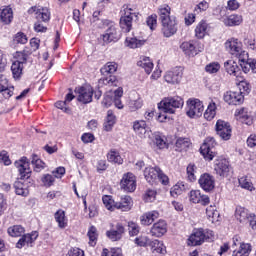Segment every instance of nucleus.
<instances>
[{"instance_id":"nucleus-1","label":"nucleus","mask_w":256,"mask_h":256,"mask_svg":"<svg viewBox=\"0 0 256 256\" xmlns=\"http://www.w3.org/2000/svg\"><path fill=\"white\" fill-rule=\"evenodd\" d=\"M16 169L19 172L20 179L14 182V189L16 195L27 197L29 195V179L31 177V167H29V160L27 157H22L20 160L14 163Z\"/></svg>"},{"instance_id":"nucleus-2","label":"nucleus","mask_w":256,"mask_h":256,"mask_svg":"<svg viewBox=\"0 0 256 256\" xmlns=\"http://www.w3.org/2000/svg\"><path fill=\"white\" fill-rule=\"evenodd\" d=\"M183 105H185V102L180 96H168L159 102L158 109L161 113L174 115L177 109L183 108Z\"/></svg>"},{"instance_id":"nucleus-3","label":"nucleus","mask_w":256,"mask_h":256,"mask_svg":"<svg viewBox=\"0 0 256 256\" xmlns=\"http://www.w3.org/2000/svg\"><path fill=\"white\" fill-rule=\"evenodd\" d=\"M28 13L30 15H33L34 13L38 21L34 24V31H36V33H45V31H47V27L43 26V24H41V22L39 21H43V23H47V21L51 19V12H49V8H43V7L39 8L37 6H32L28 10Z\"/></svg>"},{"instance_id":"nucleus-4","label":"nucleus","mask_w":256,"mask_h":256,"mask_svg":"<svg viewBox=\"0 0 256 256\" xmlns=\"http://www.w3.org/2000/svg\"><path fill=\"white\" fill-rule=\"evenodd\" d=\"M215 240V233L209 229L198 228L195 229L192 235L188 239V245L192 247H197V245H203L205 241L211 243Z\"/></svg>"},{"instance_id":"nucleus-5","label":"nucleus","mask_w":256,"mask_h":256,"mask_svg":"<svg viewBox=\"0 0 256 256\" xmlns=\"http://www.w3.org/2000/svg\"><path fill=\"white\" fill-rule=\"evenodd\" d=\"M144 177L150 185H155L158 181H160L162 185H168L169 183V177L165 175L159 167H146Z\"/></svg>"},{"instance_id":"nucleus-6","label":"nucleus","mask_w":256,"mask_h":256,"mask_svg":"<svg viewBox=\"0 0 256 256\" xmlns=\"http://www.w3.org/2000/svg\"><path fill=\"white\" fill-rule=\"evenodd\" d=\"M225 49L233 55L237 57L239 61H246L247 59V52L243 50V44L237 38H230L225 42Z\"/></svg>"},{"instance_id":"nucleus-7","label":"nucleus","mask_w":256,"mask_h":256,"mask_svg":"<svg viewBox=\"0 0 256 256\" xmlns=\"http://www.w3.org/2000/svg\"><path fill=\"white\" fill-rule=\"evenodd\" d=\"M139 13L135 11V9L130 8L129 6H124L121 11L120 18V27L124 33H129L133 28V17H137Z\"/></svg>"},{"instance_id":"nucleus-8","label":"nucleus","mask_w":256,"mask_h":256,"mask_svg":"<svg viewBox=\"0 0 256 256\" xmlns=\"http://www.w3.org/2000/svg\"><path fill=\"white\" fill-rule=\"evenodd\" d=\"M28 57L29 55H27V52H16L14 56L15 61L11 65V72L14 79H21L23 69L25 65H27Z\"/></svg>"},{"instance_id":"nucleus-9","label":"nucleus","mask_w":256,"mask_h":256,"mask_svg":"<svg viewBox=\"0 0 256 256\" xmlns=\"http://www.w3.org/2000/svg\"><path fill=\"white\" fill-rule=\"evenodd\" d=\"M203 111H205V106H203V102L197 98H190L186 102V115L190 117V119H195L197 117H201L203 115Z\"/></svg>"},{"instance_id":"nucleus-10","label":"nucleus","mask_w":256,"mask_h":256,"mask_svg":"<svg viewBox=\"0 0 256 256\" xmlns=\"http://www.w3.org/2000/svg\"><path fill=\"white\" fill-rule=\"evenodd\" d=\"M215 145H217L215 138L207 137L200 147V153L206 161H213V158L215 157V152L213 151V149H215Z\"/></svg>"},{"instance_id":"nucleus-11","label":"nucleus","mask_w":256,"mask_h":256,"mask_svg":"<svg viewBox=\"0 0 256 256\" xmlns=\"http://www.w3.org/2000/svg\"><path fill=\"white\" fill-rule=\"evenodd\" d=\"M216 133L223 141H229L233 133L231 124L225 122V120H218L216 122Z\"/></svg>"},{"instance_id":"nucleus-12","label":"nucleus","mask_w":256,"mask_h":256,"mask_svg":"<svg viewBox=\"0 0 256 256\" xmlns=\"http://www.w3.org/2000/svg\"><path fill=\"white\" fill-rule=\"evenodd\" d=\"M164 37H173L178 31L177 17L168 18L161 22Z\"/></svg>"},{"instance_id":"nucleus-13","label":"nucleus","mask_w":256,"mask_h":256,"mask_svg":"<svg viewBox=\"0 0 256 256\" xmlns=\"http://www.w3.org/2000/svg\"><path fill=\"white\" fill-rule=\"evenodd\" d=\"M77 100L80 103H91L93 101V87L89 85L76 88Z\"/></svg>"},{"instance_id":"nucleus-14","label":"nucleus","mask_w":256,"mask_h":256,"mask_svg":"<svg viewBox=\"0 0 256 256\" xmlns=\"http://www.w3.org/2000/svg\"><path fill=\"white\" fill-rule=\"evenodd\" d=\"M183 79V68L176 67L164 74V80L170 85H179Z\"/></svg>"},{"instance_id":"nucleus-15","label":"nucleus","mask_w":256,"mask_h":256,"mask_svg":"<svg viewBox=\"0 0 256 256\" xmlns=\"http://www.w3.org/2000/svg\"><path fill=\"white\" fill-rule=\"evenodd\" d=\"M121 187L124 191L128 193H133L137 189V180L135 179V175L133 173H126L123 175L121 182Z\"/></svg>"},{"instance_id":"nucleus-16","label":"nucleus","mask_w":256,"mask_h":256,"mask_svg":"<svg viewBox=\"0 0 256 256\" xmlns=\"http://www.w3.org/2000/svg\"><path fill=\"white\" fill-rule=\"evenodd\" d=\"M37 237H39L37 231L23 235L16 243V248L23 249V247H33V243L34 241H37Z\"/></svg>"},{"instance_id":"nucleus-17","label":"nucleus","mask_w":256,"mask_h":256,"mask_svg":"<svg viewBox=\"0 0 256 256\" xmlns=\"http://www.w3.org/2000/svg\"><path fill=\"white\" fill-rule=\"evenodd\" d=\"M224 101L228 105H241L245 101V96L239 91H228L224 94Z\"/></svg>"},{"instance_id":"nucleus-18","label":"nucleus","mask_w":256,"mask_h":256,"mask_svg":"<svg viewBox=\"0 0 256 256\" xmlns=\"http://www.w3.org/2000/svg\"><path fill=\"white\" fill-rule=\"evenodd\" d=\"M198 183L201 189H203V191H206L207 193L215 189V178L210 174H202L198 180Z\"/></svg>"},{"instance_id":"nucleus-19","label":"nucleus","mask_w":256,"mask_h":256,"mask_svg":"<svg viewBox=\"0 0 256 256\" xmlns=\"http://www.w3.org/2000/svg\"><path fill=\"white\" fill-rule=\"evenodd\" d=\"M133 129L136 135L138 137H141L142 139L149 137L150 136L149 133H151V131L149 130V127H147V122H145L144 120L134 121Z\"/></svg>"},{"instance_id":"nucleus-20","label":"nucleus","mask_w":256,"mask_h":256,"mask_svg":"<svg viewBox=\"0 0 256 256\" xmlns=\"http://www.w3.org/2000/svg\"><path fill=\"white\" fill-rule=\"evenodd\" d=\"M120 35L115 24L111 23L106 32L102 35L104 43H115L119 41Z\"/></svg>"},{"instance_id":"nucleus-21","label":"nucleus","mask_w":256,"mask_h":256,"mask_svg":"<svg viewBox=\"0 0 256 256\" xmlns=\"http://www.w3.org/2000/svg\"><path fill=\"white\" fill-rule=\"evenodd\" d=\"M235 116L237 117L238 121L244 123V125H253V115L251 111L247 108H241L236 110Z\"/></svg>"},{"instance_id":"nucleus-22","label":"nucleus","mask_w":256,"mask_h":256,"mask_svg":"<svg viewBox=\"0 0 256 256\" xmlns=\"http://www.w3.org/2000/svg\"><path fill=\"white\" fill-rule=\"evenodd\" d=\"M167 233V222L164 220H159L154 223L150 229V235L152 237H163Z\"/></svg>"},{"instance_id":"nucleus-23","label":"nucleus","mask_w":256,"mask_h":256,"mask_svg":"<svg viewBox=\"0 0 256 256\" xmlns=\"http://www.w3.org/2000/svg\"><path fill=\"white\" fill-rule=\"evenodd\" d=\"M215 171L220 177H229V171H231V166H229V161L222 159L217 160L215 163Z\"/></svg>"},{"instance_id":"nucleus-24","label":"nucleus","mask_w":256,"mask_h":256,"mask_svg":"<svg viewBox=\"0 0 256 256\" xmlns=\"http://www.w3.org/2000/svg\"><path fill=\"white\" fill-rule=\"evenodd\" d=\"M191 203H200V205H209V196L201 194L200 190H192L189 194Z\"/></svg>"},{"instance_id":"nucleus-25","label":"nucleus","mask_w":256,"mask_h":256,"mask_svg":"<svg viewBox=\"0 0 256 256\" xmlns=\"http://www.w3.org/2000/svg\"><path fill=\"white\" fill-rule=\"evenodd\" d=\"M123 233H125V227L123 224L118 223L115 228L107 231L106 235L111 239V241H119L121 237H123Z\"/></svg>"},{"instance_id":"nucleus-26","label":"nucleus","mask_w":256,"mask_h":256,"mask_svg":"<svg viewBox=\"0 0 256 256\" xmlns=\"http://www.w3.org/2000/svg\"><path fill=\"white\" fill-rule=\"evenodd\" d=\"M155 219H159V212L152 210V211L144 213L140 217V223H141V225L149 226L155 221Z\"/></svg>"},{"instance_id":"nucleus-27","label":"nucleus","mask_w":256,"mask_h":256,"mask_svg":"<svg viewBox=\"0 0 256 256\" xmlns=\"http://www.w3.org/2000/svg\"><path fill=\"white\" fill-rule=\"evenodd\" d=\"M114 207L116 209H120V211H131V207H133V200L130 196H122L119 202H116Z\"/></svg>"},{"instance_id":"nucleus-28","label":"nucleus","mask_w":256,"mask_h":256,"mask_svg":"<svg viewBox=\"0 0 256 256\" xmlns=\"http://www.w3.org/2000/svg\"><path fill=\"white\" fill-rule=\"evenodd\" d=\"M224 67L225 71H227L229 75H233V77H239V75H241V69L234 60L226 61Z\"/></svg>"},{"instance_id":"nucleus-29","label":"nucleus","mask_w":256,"mask_h":256,"mask_svg":"<svg viewBox=\"0 0 256 256\" xmlns=\"http://www.w3.org/2000/svg\"><path fill=\"white\" fill-rule=\"evenodd\" d=\"M180 49L186 57H195V55H197V50H195V41L183 42L180 45Z\"/></svg>"},{"instance_id":"nucleus-30","label":"nucleus","mask_w":256,"mask_h":256,"mask_svg":"<svg viewBox=\"0 0 256 256\" xmlns=\"http://www.w3.org/2000/svg\"><path fill=\"white\" fill-rule=\"evenodd\" d=\"M138 67H142L144 69L145 73L147 75H151V72L153 71V61H151V58L147 56L140 57V60L137 62Z\"/></svg>"},{"instance_id":"nucleus-31","label":"nucleus","mask_w":256,"mask_h":256,"mask_svg":"<svg viewBox=\"0 0 256 256\" xmlns=\"http://www.w3.org/2000/svg\"><path fill=\"white\" fill-rule=\"evenodd\" d=\"M209 31V24H207L204 20H201L195 28V37L197 39H204L205 35H207Z\"/></svg>"},{"instance_id":"nucleus-32","label":"nucleus","mask_w":256,"mask_h":256,"mask_svg":"<svg viewBox=\"0 0 256 256\" xmlns=\"http://www.w3.org/2000/svg\"><path fill=\"white\" fill-rule=\"evenodd\" d=\"M251 214H249V210L243 208L241 206L236 207L235 217L239 223H247L248 219L250 218Z\"/></svg>"},{"instance_id":"nucleus-33","label":"nucleus","mask_w":256,"mask_h":256,"mask_svg":"<svg viewBox=\"0 0 256 256\" xmlns=\"http://www.w3.org/2000/svg\"><path fill=\"white\" fill-rule=\"evenodd\" d=\"M158 15L161 22L167 21L175 16L171 15V7L167 4H163L158 8Z\"/></svg>"},{"instance_id":"nucleus-34","label":"nucleus","mask_w":256,"mask_h":256,"mask_svg":"<svg viewBox=\"0 0 256 256\" xmlns=\"http://www.w3.org/2000/svg\"><path fill=\"white\" fill-rule=\"evenodd\" d=\"M223 23L226 25V27H235L240 23H243V17L238 14H232L224 18Z\"/></svg>"},{"instance_id":"nucleus-35","label":"nucleus","mask_w":256,"mask_h":256,"mask_svg":"<svg viewBox=\"0 0 256 256\" xmlns=\"http://www.w3.org/2000/svg\"><path fill=\"white\" fill-rule=\"evenodd\" d=\"M215 115H217V104L214 101H211L204 112V118L206 121H213Z\"/></svg>"},{"instance_id":"nucleus-36","label":"nucleus","mask_w":256,"mask_h":256,"mask_svg":"<svg viewBox=\"0 0 256 256\" xmlns=\"http://www.w3.org/2000/svg\"><path fill=\"white\" fill-rule=\"evenodd\" d=\"M206 215L211 223H217L219 221L220 214L215 205H210L206 208Z\"/></svg>"},{"instance_id":"nucleus-37","label":"nucleus","mask_w":256,"mask_h":256,"mask_svg":"<svg viewBox=\"0 0 256 256\" xmlns=\"http://www.w3.org/2000/svg\"><path fill=\"white\" fill-rule=\"evenodd\" d=\"M118 65L116 62H108L106 63L101 69L100 73L104 76L107 77L109 75H113V73L117 72Z\"/></svg>"},{"instance_id":"nucleus-38","label":"nucleus","mask_w":256,"mask_h":256,"mask_svg":"<svg viewBox=\"0 0 256 256\" xmlns=\"http://www.w3.org/2000/svg\"><path fill=\"white\" fill-rule=\"evenodd\" d=\"M117 123V117L113 113V110L107 111L106 120L104 122V129L105 131H111L113 129V126Z\"/></svg>"},{"instance_id":"nucleus-39","label":"nucleus","mask_w":256,"mask_h":256,"mask_svg":"<svg viewBox=\"0 0 256 256\" xmlns=\"http://www.w3.org/2000/svg\"><path fill=\"white\" fill-rule=\"evenodd\" d=\"M107 160L109 163H114L116 165H123V158L121 157V154L115 149H111L107 153Z\"/></svg>"},{"instance_id":"nucleus-40","label":"nucleus","mask_w":256,"mask_h":256,"mask_svg":"<svg viewBox=\"0 0 256 256\" xmlns=\"http://www.w3.org/2000/svg\"><path fill=\"white\" fill-rule=\"evenodd\" d=\"M251 244H240L239 249H234L232 256H249L251 254Z\"/></svg>"},{"instance_id":"nucleus-41","label":"nucleus","mask_w":256,"mask_h":256,"mask_svg":"<svg viewBox=\"0 0 256 256\" xmlns=\"http://www.w3.org/2000/svg\"><path fill=\"white\" fill-rule=\"evenodd\" d=\"M238 183L241 189H245L246 191H250V192L255 191V186L253 185V181H251V178L248 176H242L241 178H239Z\"/></svg>"},{"instance_id":"nucleus-42","label":"nucleus","mask_w":256,"mask_h":256,"mask_svg":"<svg viewBox=\"0 0 256 256\" xmlns=\"http://www.w3.org/2000/svg\"><path fill=\"white\" fill-rule=\"evenodd\" d=\"M145 45V40H139L136 37H127L125 40V46L129 49H139Z\"/></svg>"},{"instance_id":"nucleus-43","label":"nucleus","mask_w":256,"mask_h":256,"mask_svg":"<svg viewBox=\"0 0 256 256\" xmlns=\"http://www.w3.org/2000/svg\"><path fill=\"white\" fill-rule=\"evenodd\" d=\"M0 19L6 25H9L13 21V9L7 6L1 10Z\"/></svg>"},{"instance_id":"nucleus-44","label":"nucleus","mask_w":256,"mask_h":256,"mask_svg":"<svg viewBox=\"0 0 256 256\" xmlns=\"http://www.w3.org/2000/svg\"><path fill=\"white\" fill-rule=\"evenodd\" d=\"M54 218L56 223H58V227L60 229H65V227H67V216H65V211L63 210H58L55 214H54Z\"/></svg>"},{"instance_id":"nucleus-45","label":"nucleus","mask_w":256,"mask_h":256,"mask_svg":"<svg viewBox=\"0 0 256 256\" xmlns=\"http://www.w3.org/2000/svg\"><path fill=\"white\" fill-rule=\"evenodd\" d=\"M191 147V140L189 138H178L175 143L176 151H187Z\"/></svg>"},{"instance_id":"nucleus-46","label":"nucleus","mask_w":256,"mask_h":256,"mask_svg":"<svg viewBox=\"0 0 256 256\" xmlns=\"http://www.w3.org/2000/svg\"><path fill=\"white\" fill-rule=\"evenodd\" d=\"M31 164L33 165V169L36 173H41V171L45 169V162L35 154L31 156Z\"/></svg>"},{"instance_id":"nucleus-47","label":"nucleus","mask_w":256,"mask_h":256,"mask_svg":"<svg viewBox=\"0 0 256 256\" xmlns=\"http://www.w3.org/2000/svg\"><path fill=\"white\" fill-rule=\"evenodd\" d=\"M150 247L153 253H160L161 255H165L167 253L165 245L159 240H153L152 242H150Z\"/></svg>"},{"instance_id":"nucleus-48","label":"nucleus","mask_w":256,"mask_h":256,"mask_svg":"<svg viewBox=\"0 0 256 256\" xmlns=\"http://www.w3.org/2000/svg\"><path fill=\"white\" fill-rule=\"evenodd\" d=\"M128 107L132 112L139 111V109L143 107V99H141V97H138L136 99L129 100Z\"/></svg>"},{"instance_id":"nucleus-49","label":"nucleus","mask_w":256,"mask_h":256,"mask_svg":"<svg viewBox=\"0 0 256 256\" xmlns=\"http://www.w3.org/2000/svg\"><path fill=\"white\" fill-rule=\"evenodd\" d=\"M100 83H103V85H108V87H117L119 80H117V76L108 75L105 78H101Z\"/></svg>"},{"instance_id":"nucleus-50","label":"nucleus","mask_w":256,"mask_h":256,"mask_svg":"<svg viewBox=\"0 0 256 256\" xmlns=\"http://www.w3.org/2000/svg\"><path fill=\"white\" fill-rule=\"evenodd\" d=\"M25 233V228L21 225H15L10 228H8V234L10 237H21Z\"/></svg>"},{"instance_id":"nucleus-51","label":"nucleus","mask_w":256,"mask_h":256,"mask_svg":"<svg viewBox=\"0 0 256 256\" xmlns=\"http://www.w3.org/2000/svg\"><path fill=\"white\" fill-rule=\"evenodd\" d=\"M87 235L89 237V245L91 247H95V245H97V228H95V226H91Z\"/></svg>"},{"instance_id":"nucleus-52","label":"nucleus","mask_w":256,"mask_h":256,"mask_svg":"<svg viewBox=\"0 0 256 256\" xmlns=\"http://www.w3.org/2000/svg\"><path fill=\"white\" fill-rule=\"evenodd\" d=\"M102 201H103V204L105 205L106 209H108V211H115L116 203H115V200L111 196H108V195L103 196Z\"/></svg>"},{"instance_id":"nucleus-53","label":"nucleus","mask_w":256,"mask_h":256,"mask_svg":"<svg viewBox=\"0 0 256 256\" xmlns=\"http://www.w3.org/2000/svg\"><path fill=\"white\" fill-rule=\"evenodd\" d=\"M240 67L244 73H249L252 70V60L249 59V54L247 53V58L245 60H239Z\"/></svg>"},{"instance_id":"nucleus-54","label":"nucleus","mask_w":256,"mask_h":256,"mask_svg":"<svg viewBox=\"0 0 256 256\" xmlns=\"http://www.w3.org/2000/svg\"><path fill=\"white\" fill-rule=\"evenodd\" d=\"M154 143L158 149H165L167 147V141L165 136H161L160 134H156L154 137Z\"/></svg>"},{"instance_id":"nucleus-55","label":"nucleus","mask_w":256,"mask_h":256,"mask_svg":"<svg viewBox=\"0 0 256 256\" xmlns=\"http://www.w3.org/2000/svg\"><path fill=\"white\" fill-rule=\"evenodd\" d=\"M139 231H141L139 224L135 222H128V233L130 237H135L136 235H139Z\"/></svg>"},{"instance_id":"nucleus-56","label":"nucleus","mask_w":256,"mask_h":256,"mask_svg":"<svg viewBox=\"0 0 256 256\" xmlns=\"http://www.w3.org/2000/svg\"><path fill=\"white\" fill-rule=\"evenodd\" d=\"M113 102H114L113 91L106 92L102 100V105L104 107H111V105H113Z\"/></svg>"},{"instance_id":"nucleus-57","label":"nucleus","mask_w":256,"mask_h":256,"mask_svg":"<svg viewBox=\"0 0 256 256\" xmlns=\"http://www.w3.org/2000/svg\"><path fill=\"white\" fill-rule=\"evenodd\" d=\"M135 243L138 245V247H147V245L151 246V240L147 236H139L135 238Z\"/></svg>"},{"instance_id":"nucleus-58","label":"nucleus","mask_w":256,"mask_h":256,"mask_svg":"<svg viewBox=\"0 0 256 256\" xmlns=\"http://www.w3.org/2000/svg\"><path fill=\"white\" fill-rule=\"evenodd\" d=\"M186 171H187L189 181H196L197 180V176H195V173L197 171V166H195V164H189L187 166Z\"/></svg>"},{"instance_id":"nucleus-59","label":"nucleus","mask_w":256,"mask_h":256,"mask_svg":"<svg viewBox=\"0 0 256 256\" xmlns=\"http://www.w3.org/2000/svg\"><path fill=\"white\" fill-rule=\"evenodd\" d=\"M146 25H148L151 31H155L157 29V14H152L146 19Z\"/></svg>"},{"instance_id":"nucleus-60","label":"nucleus","mask_w":256,"mask_h":256,"mask_svg":"<svg viewBox=\"0 0 256 256\" xmlns=\"http://www.w3.org/2000/svg\"><path fill=\"white\" fill-rule=\"evenodd\" d=\"M44 187H51L55 183V177L51 174H44L41 178Z\"/></svg>"},{"instance_id":"nucleus-61","label":"nucleus","mask_w":256,"mask_h":256,"mask_svg":"<svg viewBox=\"0 0 256 256\" xmlns=\"http://www.w3.org/2000/svg\"><path fill=\"white\" fill-rule=\"evenodd\" d=\"M221 69V65L218 62H212L205 67L206 73H217Z\"/></svg>"},{"instance_id":"nucleus-62","label":"nucleus","mask_w":256,"mask_h":256,"mask_svg":"<svg viewBox=\"0 0 256 256\" xmlns=\"http://www.w3.org/2000/svg\"><path fill=\"white\" fill-rule=\"evenodd\" d=\"M157 197V192L155 190H147L144 194V201L146 203H153L155 201V198Z\"/></svg>"},{"instance_id":"nucleus-63","label":"nucleus","mask_w":256,"mask_h":256,"mask_svg":"<svg viewBox=\"0 0 256 256\" xmlns=\"http://www.w3.org/2000/svg\"><path fill=\"white\" fill-rule=\"evenodd\" d=\"M14 43H20L21 45H25V43H27V36L25 35V33L23 32H18L15 36H14Z\"/></svg>"},{"instance_id":"nucleus-64","label":"nucleus","mask_w":256,"mask_h":256,"mask_svg":"<svg viewBox=\"0 0 256 256\" xmlns=\"http://www.w3.org/2000/svg\"><path fill=\"white\" fill-rule=\"evenodd\" d=\"M67 256H85V252L81 248H71Z\"/></svg>"}]
</instances>
